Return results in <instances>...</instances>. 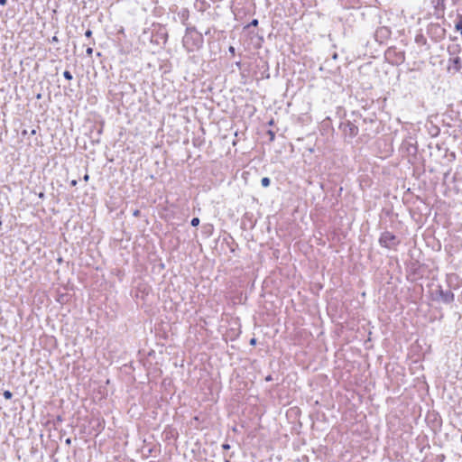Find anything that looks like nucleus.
Wrapping results in <instances>:
<instances>
[{
  "label": "nucleus",
  "instance_id": "nucleus-1",
  "mask_svg": "<svg viewBox=\"0 0 462 462\" xmlns=\"http://www.w3.org/2000/svg\"><path fill=\"white\" fill-rule=\"evenodd\" d=\"M395 240L396 238L393 234L385 232L380 238V244L384 247L390 248L395 245Z\"/></svg>",
  "mask_w": 462,
  "mask_h": 462
},
{
  "label": "nucleus",
  "instance_id": "nucleus-2",
  "mask_svg": "<svg viewBox=\"0 0 462 462\" xmlns=\"http://www.w3.org/2000/svg\"><path fill=\"white\" fill-rule=\"evenodd\" d=\"M456 29L462 33V15L459 17V20L456 24Z\"/></svg>",
  "mask_w": 462,
  "mask_h": 462
},
{
  "label": "nucleus",
  "instance_id": "nucleus-3",
  "mask_svg": "<svg viewBox=\"0 0 462 462\" xmlns=\"http://www.w3.org/2000/svg\"><path fill=\"white\" fill-rule=\"evenodd\" d=\"M261 183H262L263 187H265V188L268 187L270 185L269 178H267V177L263 178L261 180Z\"/></svg>",
  "mask_w": 462,
  "mask_h": 462
},
{
  "label": "nucleus",
  "instance_id": "nucleus-4",
  "mask_svg": "<svg viewBox=\"0 0 462 462\" xmlns=\"http://www.w3.org/2000/svg\"><path fill=\"white\" fill-rule=\"evenodd\" d=\"M63 76H64V78H65V79H67L68 80L72 79V75H71V74H70V72H69V71H68V70L64 71Z\"/></svg>",
  "mask_w": 462,
  "mask_h": 462
},
{
  "label": "nucleus",
  "instance_id": "nucleus-5",
  "mask_svg": "<svg viewBox=\"0 0 462 462\" xmlns=\"http://www.w3.org/2000/svg\"><path fill=\"white\" fill-rule=\"evenodd\" d=\"M199 222H200V221H199V218H198V217H194V218H192V220H191V225H192L193 226H199Z\"/></svg>",
  "mask_w": 462,
  "mask_h": 462
},
{
  "label": "nucleus",
  "instance_id": "nucleus-6",
  "mask_svg": "<svg viewBox=\"0 0 462 462\" xmlns=\"http://www.w3.org/2000/svg\"><path fill=\"white\" fill-rule=\"evenodd\" d=\"M4 396H5V399L9 400V399L12 398V393L9 392V391H5Z\"/></svg>",
  "mask_w": 462,
  "mask_h": 462
},
{
  "label": "nucleus",
  "instance_id": "nucleus-7",
  "mask_svg": "<svg viewBox=\"0 0 462 462\" xmlns=\"http://www.w3.org/2000/svg\"><path fill=\"white\" fill-rule=\"evenodd\" d=\"M86 52H87V54H88V56H90V55H92V53H93V49H92L91 47H88V48L87 49Z\"/></svg>",
  "mask_w": 462,
  "mask_h": 462
},
{
  "label": "nucleus",
  "instance_id": "nucleus-8",
  "mask_svg": "<svg viewBox=\"0 0 462 462\" xmlns=\"http://www.w3.org/2000/svg\"><path fill=\"white\" fill-rule=\"evenodd\" d=\"M85 35L87 37H90L92 35V32L90 30H88L86 32H85Z\"/></svg>",
  "mask_w": 462,
  "mask_h": 462
},
{
  "label": "nucleus",
  "instance_id": "nucleus-9",
  "mask_svg": "<svg viewBox=\"0 0 462 462\" xmlns=\"http://www.w3.org/2000/svg\"><path fill=\"white\" fill-rule=\"evenodd\" d=\"M88 180H89V176H88V174H86V175L84 176V180H85V181H88Z\"/></svg>",
  "mask_w": 462,
  "mask_h": 462
},
{
  "label": "nucleus",
  "instance_id": "nucleus-10",
  "mask_svg": "<svg viewBox=\"0 0 462 462\" xmlns=\"http://www.w3.org/2000/svg\"><path fill=\"white\" fill-rule=\"evenodd\" d=\"M6 4V0H0V5H5Z\"/></svg>",
  "mask_w": 462,
  "mask_h": 462
},
{
  "label": "nucleus",
  "instance_id": "nucleus-11",
  "mask_svg": "<svg viewBox=\"0 0 462 462\" xmlns=\"http://www.w3.org/2000/svg\"><path fill=\"white\" fill-rule=\"evenodd\" d=\"M223 448H224L225 449H228V448H229V445H228V444H224V445H223Z\"/></svg>",
  "mask_w": 462,
  "mask_h": 462
},
{
  "label": "nucleus",
  "instance_id": "nucleus-12",
  "mask_svg": "<svg viewBox=\"0 0 462 462\" xmlns=\"http://www.w3.org/2000/svg\"><path fill=\"white\" fill-rule=\"evenodd\" d=\"M71 185H72V186H76V185H77V180H72V181H71Z\"/></svg>",
  "mask_w": 462,
  "mask_h": 462
},
{
  "label": "nucleus",
  "instance_id": "nucleus-13",
  "mask_svg": "<svg viewBox=\"0 0 462 462\" xmlns=\"http://www.w3.org/2000/svg\"><path fill=\"white\" fill-rule=\"evenodd\" d=\"M251 344H252V345H254V344H255V339H254V338L251 339Z\"/></svg>",
  "mask_w": 462,
  "mask_h": 462
},
{
  "label": "nucleus",
  "instance_id": "nucleus-14",
  "mask_svg": "<svg viewBox=\"0 0 462 462\" xmlns=\"http://www.w3.org/2000/svg\"><path fill=\"white\" fill-rule=\"evenodd\" d=\"M253 24H254V25H256V24H257V20H254V21H253Z\"/></svg>",
  "mask_w": 462,
  "mask_h": 462
},
{
  "label": "nucleus",
  "instance_id": "nucleus-15",
  "mask_svg": "<svg viewBox=\"0 0 462 462\" xmlns=\"http://www.w3.org/2000/svg\"><path fill=\"white\" fill-rule=\"evenodd\" d=\"M230 52H234V48L233 47H230Z\"/></svg>",
  "mask_w": 462,
  "mask_h": 462
}]
</instances>
